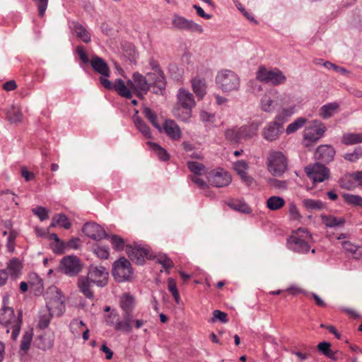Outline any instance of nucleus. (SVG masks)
<instances>
[{
	"instance_id": "13",
	"label": "nucleus",
	"mask_w": 362,
	"mask_h": 362,
	"mask_svg": "<svg viewBox=\"0 0 362 362\" xmlns=\"http://www.w3.org/2000/svg\"><path fill=\"white\" fill-rule=\"evenodd\" d=\"M305 170L313 183L322 182L329 177V168L318 163L307 166Z\"/></svg>"
},
{
	"instance_id": "7",
	"label": "nucleus",
	"mask_w": 362,
	"mask_h": 362,
	"mask_svg": "<svg viewBox=\"0 0 362 362\" xmlns=\"http://www.w3.org/2000/svg\"><path fill=\"white\" fill-rule=\"evenodd\" d=\"M256 78L264 83L272 86H280L286 81V76L279 69H267L264 66H260L257 73Z\"/></svg>"
},
{
	"instance_id": "49",
	"label": "nucleus",
	"mask_w": 362,
	"mask_h": 362,
	"mask_svg": "<svg viewBox=\"0 0 362 362\" xmlns=\"http://www.w3.org/2000/svg\"><path fill=\"white\" fill-rule=\"evenodd\" d=\"M228 206L233 210L243 214H250L251 212L250 206L243 201H234L230 202Z\"/></svg>"
},
{
	"instance_id": "27",
	"label": "nucleus",
	"mask_w": 362,
	"mask_h": 362,
	"mask_svg": "<svg viewBox=\"0 0 362 362\" xmlns=\"http://www.w3.org/2000/svg\"><path fill=\"white\" fill-rule=\"evenodd\" d=\"M163 129L166 134L173 140L177 141L180 139L182 132L180 128L174 120L166 119L163 124Z\"/></svg>"
},
{
	"instance_id": "30",
	"label": "nucleus",
	"mask_w": 362,
	"mask_h": 362,
	"mask_svg": "<svg viewBox=\"0 0 362 362\" xmlns=\"http://www.w3.org/2000/svg\"><path fill=\"white\" fill-rule=\"evenodd\" d=\"M320 218L323 224L327 228H335L342 227L345 223L344 217H336L332 215L321 214Z\"/></svg>"
},
{
	"instance_id": "44",
	"label": "nucleus",
	"mask_w": 362,
	"mask_h": 362,
	"mask_svg": "<svg viewBox=\"0 0 362 362\" xmlns=\"http://www.w3.org/2000/svg\"><path fill=\"white\" fill-rule=\"evenodd\" d=\"M8 120L12 123L19 122L22 120L23 115L21 110L16 106H11L7 111Z\"/></svg>"
},
{
	"instance_id": "51",
	"label": "nucleus",
	"mask_w": 362,
	"mask_h": 362,
	"mask_svg": "<svg viewBox=\"0 0 362 362\" xmlns=\"http://www.w3.org/2000/svg\"><path fill=\"white\" fill-rule=\"evenodd\" d=\"M148 144L160 160L165 161L169 159V155L167 151L158 144L153 142H148Z\"/></svg>"
},
{
	"instance_id": "15",
	"label": "nucleus",
	"mask_w": 362,
	"mask_h": 362,
	"mask_svg": "<svg viewBox=\"0 0 362 362\" xmlns=\"http://www.w3.org/2000/svg\"><path fill=\"white\" fill-rule=\"evenodd\" d=\"M59 269L68 276H74L77 275L81 270V264L76 256L64 257L60 262Z\"/></svg>"
},
{
	"instance_id": "43",
	"label": "nucleus",
	"mask_w": 362,
	"mask_h": 362,
	"mask_svg": "<svg viewBox=\"0 0 362 362\" xmlns=\"http://www.w3.org/2000/svg\"><path fill=\"white\" fill-rule=\"evenodd\" d=\"M187 165L189 170L193 173L192 175H202L206 173L204 165L197 161H188Z\"/></svg>"
},
{
	"instance_id": "12",
	"label": "nucleus",
	"mask_w": 362,
	"mask_h": 362,
	"mask_svg": "<svg viewBox=\"0 0 362 362\" xmlns=\"http://www.w3.org/2000/svg\"><path fill=\"white\" fill-rule=\"evenodd\" d=\"M109 273L103 266L90 265L88 267L87 276L97 286L103 287L107 284Z\"/></svg>"
},
{
	"instance_id": "35",
	"label": "nucleus",
	"mask_w": 362,
	"mask_h": 362,
	"mask_svg": "<svg viewBox=\"0 0 362 362\" xmlns=\"http://www.w3.org/2000/svg\"><path fill=\"white\" fill-rule=\"evenodd\" d=\"M342 247L344 251L351 255L354 259H360L362 258L361 247L359 246L355 245L349 241H344Z\"/></svg>"
},
{
	"instance_id": "32",
	"label": "nucleus",
	"mask_w": 362,
	"mask_h": 362,
	"mask_svg": "<svg viewBox=\"0 0 362 362\" xmlns=\"http://www.w3.org/2000/svg\"><path fill=\"white\" fill-rule=\"evenodd\" d=\"M132 78L135 83V90L136 92L143 91L146 93L149 90L151 85L148 83L144 76L136 72L133 74Z\"/></svg>"
},
{
	"instance_id": "11",
	"label": "nucleus",
	"mask_w": 362,
	"mask_h": 362,
	"mask_svg": "<svg viewBox=\"0 0 362 362\" xmlns=\"http://www.w3.org/2000/svg\"><path fill=\"white\" fill-rule=\"evenodd\" d=\"M105 323L107 325L112 327L117 332L129 333L133 327L128 319L122 315V319L119 320L118 314L114 311L106 315Z\"/></svg>"
},
{
	"instance_id": "61",
	"label": "nucleus",
	"mask_w": 362,
	"mask_h": 362,
	"mask_svg": "<svg viewBox=\"0 0 362 362\" xmlns=\"http://www.w3.org/2000/svg\"><path fill=\"white\" fill-rule=\"evenodd\" d=\"M269 184L275 187L276 189H285L287 188V182L285 180H279L274 178H271L268 180Z\"/></svg>"
},
{
	"instance_id": "33",
	"label": "nucleus",
	"mask_w": 362,
	"mask_h": 362,
	"mask_svg": "<svg viewBox=\"0 0 362 362\" xmlns=\"http://www.w3.org/2000/svg\"><path fill=\"white\" fill-rule=\"evenodd\" d=\"M192 90L199 99H202L206 93V84L204 79L194 78L192 80Z\"/></svg>"
},
{
	"instance_id": "25",
	"label": "nucleus",
	"mask_w": 362,
	"mask_h": 362,
	"mask_svg": "<svg viewBox=\"0 0 362 362\" xmlns=\"http://www.w3.org/2000/svg\"><path fill=\"white\" fill-rule=\"evenodd\" d=\"M261 124L262 122L260 120H254L247 124L239 127L242 139H250L256 136Z\"/></svg>"
},
{
	"instance_id": "64",
	"label": "nucleus",
	"mask_w": 362,
	"mask_h": 362,
	"mask_svg": "<svg viewBox=\"0 0 362 362\" xmlns=\"http://www.w3.org/2000/svg\"><path fill=\"white\" fill-rule=\"evenodd\" d=\"M157 261L158 263L162 264V266L164 268H165L166 269H170V267H172L173 266V261L170 258L166 257L165 255L160 256L157 259Z\"/></svg>"
},
{
	"instance_id": "54",
	"label": "nucleus",
	"mask_w": 362,
	"mask_h": 362,
	"mask_svg": "<svg viewBox=\"0 0 362 362\" xmlns=\"http://www.w3.org/2000/svg\"><path fill=\"white\" fill-rule=\"evenodd\" d=\"M107 238H110L112 247L118 251H121L124 249V239L117 235H112L111 236H108Z\"/></svg>"
},
{
	"instance_id": "18",
	"label": "nucleus",
	"mask_w": 362,
	"mask_h": 362,
	"mask_svg": "<svg viewBox=\"0 0 362 362\" xmlns=\"http://www.w3.org/2000/svg\"><path fill=\"white\" fill-rule=\"evenodd\" d=\"M101 84L106 89L115 90L122 97L131 98L132 96L131 90L121 78L116 79L113 83L107 78H103L101 80Z\"/></svg>"
},
{
	"instance_id": "63",
	"label": "nucleus",
	"mask_w": 362,
	"mask_h": 362,
	"mask_svg": "<svg viewBox=\"0 0 362 362\" xmlns=\"http://www.w3.org/2000/svg\"><path fill=\"white\" fill-rule=\"evenodd\" d=\"M289 214L291 216V218L293 220H298L301 218L300 214L293 203H291L289 204Z\"/></svg>"
},
{
	"instance_id": "19",
	"label": "nucleus",
	"mask_w": 362,
	"mask_h": 362,
	"mask_svg": "<svg viewBox=\"0 0 362 362\" xmlns=\"http://www.w3.org/2000/svg\"><path fill=\"white\" fill-rule=\"evenodd\" d=\"M283 130V126L273 120L267 124L262 129V137L268 141H274L279 138Z\"/></svg>"
},
{
	"instance_id": "58",
	"label": "nucleus",
	"mask_w": 362,
	"mask_h": 362,
	"mask_svg": "<svg viewBox=\"0 0 362 362\" xmlns=\"http://www.w3.org/2000/svg\"><path fill=\"white\" fill-rule=\"evenodd\" d=\"M93 252L98 257L101 259H107L109 257V249L106 246L95 245L93 248Z\"/></svg>"
},
{
	"instance_id": "47",
	"label": "nucleus",
	"mask_w": 362,
	"mask_h": 362,
	"mask_svg": "<svg viewBox=\"0 0 362 362\" xmlns=\"http://www.w3.org/2000/svg\"><path fill=\"white\" fill-rule=\"evenodd\" d=\"M225 136L227 140L234 144L238 143L242 140L239 127L226 129Z\"/></svg>"
},
{
	"instance_id": "48",
	"label": "nucleus",
	"mask_w": 362,
	"mask_h": 362,
	"mask_svg": "<svg viewBox=\"0 0 362 362\" xmlns=\"http://www.w3.org/2000/svg\"><path fill=\"white\" fill-rule=\"evenodd\" d=\"M83 327H86V324L83 321L76 318L73 319L69 324V329L76 337L80 336Z\"/></svg>"
},
{
	"instance_id": "9",
	"label": "nucleus",
	"mask_w": 362,
	"mask_h": 362,
	"mask_svg": "<svg viewBox=\"0 0 362 362\" xmlns=\"http://www.w3.org/2000/svg\"><path fill=\"white\" fill-rule=\"evenodd\" d=\"M149 64L155 71L154 73H149L148 74L149 81L152 82L153 91L156 94H162L165 89L166 85L163 72L160 69L159 64L154 59H151Z\"/></svg>"
},
{
	"instance_id": "36",
	"label": "nucleus",
	"mask_w": 362,
	"mask_h": 362,
	"mask_svg": "<svg viewBox=\"0 0 362 362\" xmlns=\"http://www.w3.org/2000/svg\"><path fill=\"white\" fill-rule=\"evenodd\" d=\"M173 116L184 122H189L192 117V110L182 108V107L176 105L173 110Z\"/></svg>"
},
{
	"instance_id": "22",
	"label": "nucleus",
	"mask_w": 362,
	"mask_h": 362,
	"mask_svg": "<svg viewBox=\"0 0 362 362\" xmlns=\"http://www.w3.org/2000/svg\"><path fill=\"white\" fill-rule=\"evenodd\" d=\"M126 252L129 259L139 265H142L144 263L145 257L148 255L147 249L137 245H127Z\"/></svg>"
},
{
	"instance_id": "41",
	"label": "nucleus",
	"mask_w": 362,
	"mask_h": 362,
	"mask_svg": "<svg viewBox=\"0 0 362 362\" xmlns=\"http://www.w3.org/2000/svg\"><path fill=\"white\" fill-rule=\"evenodd\" d=\"M134 123L136 129L145 136L146 138H151V133L149 127L138 116H134Z\"/></svg>"
},
{
	"instance_id": "6",
	"label": "nucleus",
	"mask_w": 362,
	"mask_h": 362,
	"mask_svg": "<svg viewBox=\"0 0 362 362\" xmlns=\"http://www.w3.org/2000/svg\"><path fill=\"white\" fill-rule=\"evenodd\" d=\"M267 166L269 173L274 177H281L288 169V160L279 151H271L267 158Z\"/></svg>"
},
{
	"instance_id": "14",
	"label": "nucleus",
	"mask_w": 362,
	"mask_h": 362,
	"mask_svg": "<svg viewBox=\"0 0 362 362\" xmlns=\"http://www.w3.org/2000/svg\"><path fill=\"white\" fill-rule=\"evenodd\" d=\"M173 26L177 30H183L202 34L204 32L202 26L192 20L174 14L172 19Z\"/></svg>"
},
{
	"instance_id": "3",
	"label": "nucleus",
	"mask_w": 362,
	"mask_h": 362,
	"mask_svg": "<svg viewBox=\"0 0 362 362\" xmlns=\"http://www.w3.org/2000/svg\"><path fill=\"white\" fill-rule=\"evenodd\" d=\"M46 308L52 315L59 317L65 311L64 296L56 286L49 287L45 294Z\"/></svg>"
},
{
	"instance_id": "8",
	"label": "nucleus",
	"mask_w": 362,
	"mask_h": 362,
	"mask_svg": "<svg viewBox=\"0 0 362 362\" xmlns=\"http://www.w3.org/2000/svg\"><path fill=\"white\" fill-rule=\"evenodd\" d=\"M326 127L319 120H313L304 130L303 143L305 146L315 144L326 132Z\"/></svg>"
},
{
	"instance_id": "57",
	"label": "nucleus",
	"mask_w": 362,
	"mask_h": 362,
	"mask_svg": "<svg viewBox=\"0 0 362 362\" xmlns=\"http://www.w3.org/2000/svg\"><path fill=\"white\" fill-rule=\"evenodd\" d=\"M33 213L37 216L40 221H45L49 218L48 210L43 206H37L32 209Z\"/></svg>"
},
{
	"instance_id": "59",
	"label": "nucleus",
	"mask_w": 362,
	"mask_h": 362,
	"mask_svg": "<svg viewBox=\"0 0 362 362\" xmlns=\"http://www.w3.org/2000/svg\"><path fill=\"white\" fill-rule=\"evenodd\" d=\"M217 320L221 322L222 323H226L228 322L227 314L219 310H214L213 312V317L211 319V322L214 323Z\"/></svg>"
},
{
	"instance_id": "17",
	"label": "nucleus",
	"mask_w": 362,
	"mask_h": 362,
	"mask_svg": "<svg viewBox=\"0 0 362 362\" xmlns=\"http://www.w3.org/2000/svg\"><path fill=\"white\" fill-rule=\"evenodd\" d=\"M135 298L129 293H124L119 297L120 308L123 310L122 315L132 323L133 321L132 313L135 308Z\"/></svg>"
},
{
	"instance_id": "55",
	"label": "nucleus",
	"mask_w": 362,
	"mask_h": 362,
	"mask_svg": "<svg viewBox=\"0 0 362 362\" xmlns=\"http://www.w3.org/2000/svg\"><path fill=\"white\" fill-rule=\"evenodd\" d=\"M55 221L58 223V225H60L65 229H69L71 226V223L69 221L68 217L64 214H55Z\"/></svg>"
},
{
	"instance_id": "53",
	"label": "nucleus",
	"mask_w": 362,
	"mask_h": 362,
	"mask_svg": "<svg viewBox=\"0 0 362 362\" xmlns=\"http://www.w3.org/2000/svg\"><path fill=\"white\" fill-rule=\"evenodd\" d=\"M21 268V262L17 258L11 259L7 264V269L11 275L15 277L19 274Z\"/></svg>"
},
{
	"instance_id": "38",
	"label": "nucleus",
	"mask_w": 362,
	"mask_h": 362,
	"mask_svg": "<svg viewBox=\"0 0 362 362\" xmlns=\"http://www.w3.org/2000/svg\"><path fill=\"white\" fill-rule=\"evenodd\" d=\"M33 329H28L24 332L20 345V351L23 352V355L26 354L29 350L31 341L33 340Z\"/></svg>"
},
{
	"instance_id": "24",
	"label": "nucleus",
	"mask_w": 362,
	"mask_h": 362,
	"mask_svg": "<svg viewBox=\"0 0 362 362\" xmlns=\"http://www.w3.org/2000/svg\"><path fill=\"white\" fill-rule=\"evenodd\" d=\"M291 99L288 101V105L279 106L280 109L278 110L274 117V120L278 122V123L282 126L295 112L296 105L294 104H291Z\"/></svg>"
},
{
	"instance_id": "60",
	"label": "nucleus",
	"mask_w": 362,
	"mask_h": 362,
	"mask_svg": "<svg viewBox=\"0 0 362 362\" xmlns=\"http://www.w3.org/2000/svg\"><path fill=\"white\" fill-rule=\"evenodd\" d=\"M36 6L37 7V10L39 12V16L40 17L44 16L45 11L48 6L49 0H33Z\"/></svg>"
},
{
	"instance_id": "1",
	"label": "nucleus",
	"mask_w": 362,
	"mask_h": 362,
	"mask_svg": "<svg viewBox=\"0 0 362 362\" xmlns=\"http://www.w3.org/2000/svg\"><path fill=\"white\" fill-rule=\"evenodd\" d=\"M3 303L4 307L1 309L0 313V324L6 329L7 333L11 331V339L16 340L21 328L22 312L19 311L18 316H15L13 309L6 305L8 303V296L4 297Z\"/></svg>"
},
{
	"instance_id": "62",
	"label": "nucleus",
	"mask_w": 362,
	"mask_h": 362,
	"mask_svg": "<svg viewBox=\"0 0 362 362\" xmlns=\"http://www.w3.org/2000/svg\"><path fill=\"white\" fill-rule=\"evenodd\" d=\"M199 175H190L189 178L191 180L196 184L199 188L206 189L209 187L207 182L202 178L199 177Z\"/></svg>"
},
{
	"instance_id": "16",
	"label": "nucleus",
	"mask_w": 362,
	"mask_h": 362,
	"mask_svg": "<svg viewBox=\"0 0 362 362\" xmlns=\"http://www.w3.org/2000/svg\"><path fill=\"white\" fill-rule=\"evenodd\" d=\"M207 180L211 185L216 187H224L231 182L232 178L229 173L223 169H216L209 173Z\"/></svg>"
},
{
	"instance_id": "23",
	"label": "nucleus",
	"mask_w": 362,
	"mask_h": 362,
	"mask_svg": "<svg viewBox=\"0 0 362 362\" xmlns=\"http://www.w3.org/2000/svg\"><path fill=\"white\" fill-rule=\"evenodd\" d=\"M90 62L93 70L101 75L100 82L103 78H107L110 76L109 66L103 59L98 56H93Z\"/></svg>"
},
{
	"instance_id": "4",
	"label": "nucleus",
	"mask_w": 362,
	"mask_h": 362,
	"mask_svg": "<svg viewBox=\"0 0 362 362\" xmlns=\"http://www.w3.org/2000/svg\"><path fill=\"white\" fill-rule=\"evenodd\" d=\"M216 83L223 92L237 91L240 87V79L233 71L222 69L216 74Z\"/></svg>"
},
{
	"instance_id": "2",
	"label": "nucleus",
	"mask_w": 362,
	"mask_h": 362,
	"mask_svg": "<svg viewBox=\"0 0 362 362\" xmlns=\"http://www.w3.org/2000/svg\"><path fill=\"white\" fill-rule=\"evenodd\" d=\"M291 96L286 94H280L276 89H269L264 93L259 101V108L267 113L274 112L279 106L288 105Z\"/></svg>"
},
{
	"instance_id": "31",
	"label": "nucleus",
	"mask_w": 362,
	"mask_h": 362,
	"mask_svg": "<svg viewBox=\"0 0 362 362\" xmlns=\"http://www.w3.org/2000/svg\"><path fill=\"white\" fill-rule=\"evenodd\" d=\"M71 28L83 42L85 43L90 42V34L81 24L74 21L71 23Z\"/></svg>"
},
{
	"instance_id": "26",
	"label": "nucleus",
	"mask_w": 362,
	"mask_h": 362,
	"mask_svg": "<svg viewBox=\"0 0 362 362\" xmlns=\"http://www.w3.org/2000/svg\"><path fill=\"white\" fill-rule=\"evenodd\" d=\"M335 155L334 148L329 145H321L315 151V158L323 162H330Z\"/></svg>"
},
{
	"instance_id": "28",
	"label": "nucleus",
	"mask_w": 362,
	"mask_h": 362,
	"mask_svg": "<svg viewBox=\"0 0 362 362\" xmlns=\"http://www.w3.org/2000/svg\"><path fill=\"white\" fill-rule=\"evenodd\" d=\"M92 281L86 276H81L78 277L77 285L79 291L88 298L93 299L94 296L91 289Z\"/></svg>"
},
{
	"instance_id": "50",
	"label": "nucleus",
	"mask_w": 362,
	"mask_h": 362,
	"mask_svg": "<svg viewBox=\"0 0 362 362\" xmlns=\"http://www.w3.org/2000/svg\"><path fill=\"white\" fill-rule=\"evenodd\" d=\"M351 179H353L351 174H348L342 177L339 180L340 187L347 190H353L356 187V185Z\"/></svg>"
},
{
	"instance_id": "37",
	"label": "nucleus",
	"mask_w": 362,
	"mask_h": 362,
	"mask_svg": "<svg viewBox=\"0 0 362 362\" xmlns=\"http://www.w3.org/2000/svg\"><path fill=\"white\" fill-rule=\"evenodd\" d=\"M285 200L279 196H272L267 199L266 206L271 211H276L284 206Z\"/></svg>"
},
{
	"instance_id": "46",
	"label": "nucleus",
	"mask_w": 362,
	"mask_h": 362,
	"mask_svg": "<svg viewBox=\"0 0 362 362\" xmlns=\"http://www.w3.org/2000/svg\"><path fill=\"white\" fill-rule=\"evenodd\" d=\"M342 197L349 205L362 207V197L360 195L344 193Z\"/></svg>"
},
{
	"instance_id": "20",
	"label": "nucleus",
	"mask_w": 362,
	"mask_h": 362,
	"mask_svg": "<svg viewBox=\"0 0 362 362\" xmlns=\"http://www.w3.org/2000/svg\"><path fill=\"white\" fill-rule=\"evenodd\" d=\"M82 231L86 236L95 240H100L108 237L105 230L100 225L93 222L84 224Z\"/></svg>"
},
{
	"instance_id": "34",
	"label": "nucleus",
	"mask_w": 362,
	"mask_h": 362,
	"mask_svg": "<svg viewBox=\"0 0 362 362\" xmlns=\"http://www.w3.org/2000/svg\"><path fill=\"white\" fill-rule=\"evenodd\" d=\"M339 110V104L336 102L329 103L321 107L319 115L323 119L333 116Z\"/></svg>"
},
{
	"instance_id": "39",
	"label": "nucleus",
	"mask_w": 362,
	"mask_h": 362,
	"mask_svg": "<svg viewBox=\"0 0 362 362\" xmlns=\"http://www.w3.org/2000/svg\"><path fill=\"white\" fill-rule=\"evenodd\" d=\"M302 203L307 210H321L326 207L325 204L318 199H304Z\"/></svg>"
},
{
	"instance_id": "10",
	"label": "nucleus",
	"mask_w": 362,
	"mask_h": 362,
	"mask_svg": "<svg viewBox=\"0 0 362 362\" xmlns=\"http://www.w3.org/2000/svg\"><path fill=\"white\" fill-rule=\"evenodd\" d=\"M132 269L129 261L121 257L114 263L112 275L118 282L129 281L132 276Z\"/></svg>"
},
{
	"instance_id": "21",
	"label": "nucleus",
	"mask_w": 362,
	"mask_h": 362,
	"mask_svg": "<svg viewBox=\"0 0 362 362\" xmlns=\"http://www.w3.org/2000/svg\"><path fill=\"white\" fill-rule=\"evenodd\" d=\"M177 103L176 105L182 107L184 109L192 110L196 103L194 95L187 89L180 88L177 93Z\"/></svg>"
},
{
	"instance_id": "52",
	"label": "nucleus",
	"mask_w": 362,
	"mask_h": 362,
	"mask_svg": "<svg viewBox=\"0 0 362 362\" xmlns=\"http://www.w3.org/2000/svg\"><path fill=\"white\" fill-rule=\"evenodd\" d=\"M143 113L156 129L160 130V126L158 123V117L155 112L149 107H145L144 108Z\"/></svg>"
},
{
	"instance_id": "40",
	"label": "nucleus",
	"mask_w": 362,
	"mask_h": 362,
	"mask_svg": "<svg viewBox=\"0 0 362 362\" xmlns=\"http://www.w3.org/2000/svg\"><path fill=\"white\" fill-rule=\"evenodd\" d=\"M341 142L345 145H354L362 142V134L346 133L341 137Z\"/></svg>"
},
{
	"instance_id": "42",
	"label": "nucleus",
	"mask_w": 362,
	"mask_h": 362,
	"mask_svg": "<svg viewBox=\"0 0 362 362\" xmlns=\"http://www.w3.org/2000/svg\"><path fill=\"white\" fill-rule=\"evenodd\" d=\"M308 122V119L305 117H298L296 120H294L292 123L289 124L286 129V133L287 134H291L298 129H301Z\"/></svg>"
},
{
	"instance_id": "29",
	"label": "nucleus",
	"mask_w": 362,
	"mask_h": 362,
	"mask_svg": "<svg viewBox=\"0 0 362 362\" xmlns=\"http://www.w3.org/2000/svg\"><path fill=\"white\" fill-rule=\"evenodd\" d=\"M248 168L247 163L244 160H238L234 163V169L240 176L243 181L247 185H250L253 182V179L247 175V170Z\"/></svg>"
},
{
	"instance_id": "5",
	"label": "nucleus",
	"mask_w": 362,
	"mask_h": 362,
	"mask_svg": "<svg viewBox=\"0 0 362 362\" xmlns=\"http://www.w3.org/2000/svg\"><path fill=\"white\" fill-rule=\"evenodd\" d=\"M311 235L306 228H300L293 231L287 239L289 250L298 253H306L310 249L309 240Z\"/></svg>"
},
{
	"instance_id": "56",
	"label": "nucleus",
	"mask_w": 362,
	"mask_h": 362,
	"mask_svg": "<svg viewBox=\"0 0 362 362\" xmlns=\"http://www.w3.org/2000/svg\"><path fill=\"white\" fill-rule=\"evenodd\" d=\"M344 158L351 162H355L362 158V147H357L354 152L346 153Z\"/></svg>"
},
{
	"instance_id": "45",
	"label": "nucleus",
	"mask_w": 362,
	"mask_h": 362,
	"mask_svg": "<svg viewBox=\"0 0 362 362\" xmlns=\"http://www.w3.org/2000/svg\"><path fill=\"white\" fill-rule=\"evenodd\" d=\"M55 315H52V312L47 311V310H42L40 313L38 327L40 329H45L48 327L50 323L51 319Z\"/></svg>"
}]
</instances>
